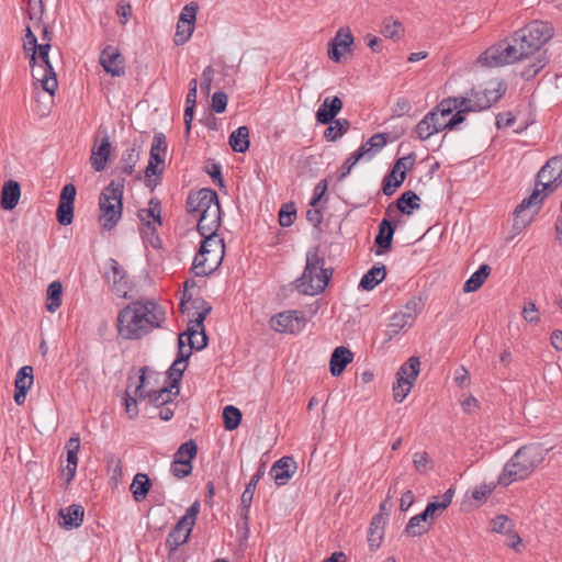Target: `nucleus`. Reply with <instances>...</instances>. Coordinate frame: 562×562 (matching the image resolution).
<instances>
[{"instance_id":"nucleus-1","label":"nucleus","mask_w":562,"mask_h":562,"mask_svg":"<svg viewBox=\"0 0 562 562\" xmlns=\"http://www.w3.org/2000/svg\"><path fill=\"white\" fill-rule=\"evenodd\" d=\"M552 36L553 27L549 22L531 21L510 36L486 48L479 56V63L486 67L518 63L539 52Z\"/></svg>"},{"instance_id":"nucleus-2","label":"nucleus","mask_w":562,"mask_h":562,"mask_svg":"<svg viewBox=\"0 0 562 562\" xmlns=\"http://www.w3.org/2000/svg\"><path fill=\"white\" fill-rule=\"evenodd\" d=\"M167 322L166 307L153 299L132 301L116 317L117 335L125 340H140Z\"/></svg>"},{"instance_id":"nucleus-3","label":"nucleus","mask_w":562,"mask_h":562,"mask_svg":"<svg viewBox=\"0 0 562 562\" xmlns=\"http://www.w3.org/2000/svg\"><path fill=\"white\" fill-rule=\"evenodd\" d=\"M125 178L117 177L99 195V223L102 229L111 231L120 222L123 213Z\"/></svg>"},{"instance_id":"nucleus-4","label":"nucleus","mask_w":562,"mask_h":562,"mask_svg":"<svg viewBox=\"0 0 562 562\" xmlns=\"http://www.w3.org/2000/svg\"><path fill=\"white\" fill-rule=\"evenodd\" d=\"M225 250L224 239H203L191 270L196 277L209 276L220 266Z\"/></svg>"},{"instance_id":"nucleus-5","label":"nucleus","mask_w":562,"mask_h":562,"mask_svg":"<svg viewBox=\"0 0 562 562\" xmlns=\"http://www.w3.org/2000/svg\"><path fill=\"white\" fill-rule=\"evenodd\" d=\"M161 210V202L155 196L149 200L148 207L137 211L139 233L144 240L156 249L161 248V239L157 233V227L162 225Z\"/></svg>"},{"instance_id":"nucleus-6","label":"nucleus","mask_w":562,"mask_h":562,"mask_svg":"<svg viewBox=\"0 0 562 562\" xmlns=\"http://www.w3.org/2000/svg\"><path fill=\"white\" fill-rule=\"evenodd\" d=\"M200 512V503L195 501L187 509L186 514L178 520L175 527L170 530L166 546L170 552L176 551L180 546L186 543L191 535L195 525L196 516Z\"/></svg>"},{"instance_id":"nucleus-7","label":"nucleus","mask_w":562,"mask_h":562,"mask_svg":"<svg viewBox=\"0 0 562 562\" xmlns=\"http://www.w3.org/2000/svg\"><path fill=\"white\" fill-rule=\"evenodd\" d=\"M562 184V156L550 158L538 171L536 177V188L540 189L539 198L542 200L555 191Z\"/></svg>"},{"instance_id":"nucleus-8","label":"nucleus","mask_w":562,"mask_h":562,"mask_svg":"<svg viewBox=\"0 0 562 562\" xmlns=\"http://www.w3.org/2000/svg\"><path fill=\"white\" fill-rule=\"evenodd\" d=\"M198 283H183V294L180 301L181 313L188 312L191 317L189 322H195V326H202L206 316L211 313L212 306L202 297H193L192 290Z\"/></svg>"},{"instance_id":"nucleus-9","label":"nucleus","mask_w":562,"mask_h":562,"mask_svg":"<svg viewBox=\"0 0 562 562\" xmlns=\"http://www.w3.org/2000/svg\"><path fill=\"white\" fill-rule=\"evenodd\" d=\"M50 47L52 45L49 43H43L36 47V55L40 59V64L37 70H32V77L41 81L44 91L54 95L58 87V82L48 57Z\"/></svg>"},{"instance_id":"nucleus-10","label":"nucleus","mask_w":562,"mask_h":562,"mask_svg":"<svg viewBox=\"0 0 562 562\" xmlns=\"http://www.w3.org/2000/svg\"><path fill=\"white\" fill-rule=\"evenodd\" d=\"M138 384L135 387V395L138 400L147 398L151 405L156 407H160L169 404L173 401V398L179 394V390L172 391L175 387H170V384L164 385L159 390H149L146 391L145 387L147 385V376H146V368L139 369Z\"/></svg>"},{"instance_id":"nucleus-11","label":"nucleus","mask_w":562,"mask_h":562,"mask_svg":"<svg viewBox=\"0 0 562 562\" xmlns=\"http://www.w3.org/2000/svg\"><path fill=\"white\" fill-rule=\"evenodd\" d=\"M539 195L540 189L535 188L532 193L516 206L514 211V229L520 232L531 223L542 203V198H539Z\"/></svg>"},{"instance_id":"nucleus-12","label":"nucleus","mask_w":562,"mask_h":562,"mask_svg":"<svg viewBox=\"0 0 562 562\" xmlns=\"http://www.w3.org/2000/svg\"><path fill=\"white\" fill-rule=\"evenodd\" d=\"M334 269L325 268V259L317 251H308L303 273L294 281H331Z\"/></svg>"},{"instance_id":"nucleus-13","label":"nucleus","mask_w":562,"mask_h":562,"mask_svg":"<svg viewBox=\"0 0 562 562\" xmlns=\"http://www.w3.org/2000/svg\"><path fill=\"white\" fill-rule=\"evenodd\" d=\"M269 324L278 333L299 334L304 329L306 319L303 312L284 311L272 316Z\"/></svg>"},{"instance_id":"nucleus-14","label":"nucleus","mask_w":562,"mask_h":562,"mask_svg":"<svg viewBox=\"0 0 562 562\" xmlns=\"http://www.w3.org/2000/svg\"><path fill=\"white\" fill-rule=\"evenodd\" d=\"M212 206H221V204L216 191L210 188L191 191L186 201V210L189 214L199 213L201 215L210 211Z\"/></svg>"},{"instance_id":"nucleus-15","label":"nucleus","mask_w":562,"mask_h":562,"mask_svg":"<svg viewBox=\"0 0 562 562\" xmlns=\"http://www.w3.org/2000/svg\"><path fill=\"white\" fill-rule=\"evenodd\" d=\"M111 142L108 131L105 128H99L94 137V143L91 148L90 162L91 167L97 172H101L105 169L108 160L111 155Z\"/></svg>"},{"instance_id":"nucleus-16","label":"nucleus","mask_w":562,"mask_h":562,"mask_svg":"<svg viewBox=\"0 0 562 562\" xmlns=\"http://www.w3.org/2000/svg\"><path fill=\"white\" fill-rule=\"evenodd\" d=\"M355 38L349 27H340L336 35L328 42V57L340 63L345 53L352 50Z\"/></svg>"},{"instance_id":"nucleus-17","label":"nucleus","mask_w":562,"mask_h":562,"mask_svg":"<svg viewBox=\"0 0 562 562\" xmlns=\"http://www.w3.org/2000/svg\"><path fill=\"white\" fill-rule=\"evenodd\" d=\"M76 192V187L72 183H67L63 187L59 194L56 217L63 226H68L72 223Z\"/></svg>"},{"instance_id":"nucleus-18","label":"nucleus","mask_w":562,"mask_h":562,"mask_svg":"<svg viewBox=\"0 0 562 562\" xmlns=\"http://www.w3.org/2000/svg\"><path fill=\"white\" fill-rule=\"evenodd\" d=\"M100 64L104 71L113 77L125 75V58L115 46L108 45L102 49Z\"/></svg>"},{"instance_id":"nucleus-19","label":"nucleus","mask_w":562,"mask_h":562,"mask_svg":"<svg viewBox=\"0 0 562 562\" xmlns=\"http://www.w3.org/2000/svg\"><path fill=\"white\" fill-rule=\"evenodd\" d=\"M222 224L221 206H212L210 211L199 215L196 229L203 239L217 238V232Z\"/></svg>"},{"instance_id":"nucleus-20","label":"nucleus","mask_w":562,"mask_h":562,"mask_svg":"<svg viewBox=\"0 0 562 562\" xmlns=\"http://www.w3.org/2000/svg\"><path fill=\"white\" fill-rule=\"evenodd\" d=\"M530 474L531 472L528 470L526 464L516 459L515 453L505 464L502 473L499 474L498 484L502 486H508L515 481L527 479Z\"/></svg>"},{"instance_id":"nucleus-21","label":"nucleus","mask_w":562,"mask_h":562,"mask_svg":"<svg viewBox=\"0 0 562 562\" xmlns=\"http://www.w3.org/2000/svg\"><path fill=\"white\" fill-rule=\"evenodd\" d=\"M530 474L531 472L528 470L526 464L516 459L515 453L505 464L502 473L499 474L498 484L502 486H508L515 481L527 479Z\"/></svg>"},{"instance_id":"nucleus-22","label":"nucleus","mask_w":562,"mask_h":562,"mask_svg":"<svg viewBox=\"0 0 562 562\" xmlns=\"http://www.w3.org/2000/svg\"><path fill=\"white\" fill-rule=\"evenodd\" d=\"M472 91V101L474 102V109L479 111L486 110L491 108L493 104L497 103L501 98L504 95L506 88L501 89V85L498 88L493 89H471Z\"/></svg>"},{"instance_id":"nucleus-23","label":"nucleus","mask_w":562,"mask_h":562,"mask_svg":"<svg viewBox=\"0 0 562 562\" xmlns=\"http://www.w3.org/2000/svg\"><path fill=\"white\" fill-rule=\"evenodd\" d=\"M296 462L293 457H282L273 463L270 474L278 486L285 485L296 470Z\"/></svg>"},{"instance_id":"nucleus-24","label":"nucleus","mask_w":562,"mask_h":562,"mask_svg":"<svg viewBox=\"0 0 562 562\" xmlns=\"http://www.w3.org/2000/svg\"><path fill=\"white\" fill-rule=\"evenodd\" d=\"M344 104L339 97H327L316 111V122L322 125L329 124L336 119Z\"/></svg>"},{"instance_id":"nucleus-25","label":"nucleus","mask_w":562,"mask_h":562,"mask_svg":"<svg viewBox=\"0 0 562 562\" xmlns=\"http://www.w3.org/2000/svg\"><path fill=\"white\" fill-rule=\"evenodd\" d=\"M396 207L404 215H412L414 211L420 209V198L416 192L412 190H407L403 192L395 202L391 203L386 210L385 214L390 216L393 207Z\"/></svg>"},{"instance_id":"nucleus-26","label":"nucleus","mask_w":562,"mask_h":562,"mask_svg":"<svg viewBox=\"0 0 562 562\" xmlns=\"http://www.w3.org/2000/svg\"><path fill=\"white\" fill-rule=\"evenodd\" d=\"M546 451L540 445H528L516 451V459L526 464L532 473L533 470L544 460Z\"/></svg>"},{"instance_id":"nucleus-27","label":"nucleus","mask_w":562,"mask_h":562,"mask_svg":"<svg viewBox=\"0 0 562 562\" xmlns=\"http://www.w3.org/2000/svg\"><path fill=\"white\" fill-rule=\"evenodd\" d=\"M179 337L181 339L187 337L189 348L196 351L204 349L209 341L203 323L202 326L196 327L195 322H189L187 330L181 333Z\"/></svg>"},{"instance_id":"nucleus-28","label":"nucleus","mask_w":562,"mask_h":562,"mask_svg":"<svg viewBox=\"0 0 562 562\" xmlns=\"http://www.w3.org/2000/svg\"><path fill=\"white\" fill-rule=\"evenodd\" d=\"M21 186L16 180H8L3 183L0 193V206L4 211H12L19 203Z\"/></svg>"},{"instance_id":"nucleus-29","label":"nucleus","mask_w":562,"mask_h":562,"mask_svg":"<svg viewBox=\"0 0 562 562\" xmlns=\"http://www.w3.org/2000/svg\"><path fill=\"white\" fill-rule=\"evenodd\" d=\"M492 531L497 533L507 535L509 542L507 543L510 548H516L521 539L517 532L514 531V522L505 515H498L491 520Z\"/></svg>"},{"instance_id":"nucleus-30","label":"nucleus","mask_w":562,"mask_h":562,"mask_svg":"<svg viewBox=\"0 0 562 562\" xmlns=\"http://www.w3.org/2000/svg\"><path fill=\"white\" fill-rule=\"evenodd\" d=\"M352 360L353 353L349 348L344 346L335 348L329 360V370L331 375L339 376Z\"/></svg>"},{"instance_id":"nucleus-31","label":"nucleus","mask_w":562,"mask_h":562,"mask_svg":"<svg viewBox=\"0 0 562 562\" xmlns=\"http://www.w3.org/2000/svg\"><path fill=\"white\" fill-rule=\"evenodd\" d=\"M396 224L392 221L383 218L380 222L379 232L374 238V245L381 249L376 252L378 255L391 249Z\"/></svg>"},{"instance_id":"nucleus-32","label":"nucleus","mask_w":562,"mask_h":562,"mask_svg":"<svg viewBox=\"0 0 562 562\" xmlns=\"http://www.w3.org/2000/svg\"><path fill=\"white\" fill-rule=\"evenodd\" d=\"M80 448V438L79 435H75L69 438L66 443L67 449V465L64 471L67 474V483H70L75 475L78 465V452Z\"/></svg>"},{"instance_id":"nucleus-33","label":"nucleus","mask_w":562,"mask_h":562,"mask_svg":"<svg viewBox=\"0 0 562 562\" xmlns=\"http://www.w3.org/2000/svg\"><path fill=\"white\" fill-rule=\"evenodd\" d=\"M63 518L60 524L65 529L70 530L81 526L85 516V509L81 505L72 504L59 510Z\"/></svg>"},{"instance_id":"nucleus-34","label":"nucleus","mask_w":562,"mask_h":562,"mask_svg":"<svg viewBox=\"0 0 562 562\" xmlns=\"http://www.w3.org/2000/svg\"><path fill=\"white\" fill-rule=\"evenodd\" d=\"M165 170V160L160 154L149 151L148 165L145 169L146 187L153 191L157 186V180H153V176L160 177Z\"/></svg>"},{"instance_id":"nucleus-35","label":"nucleus","mask_w":562,"mask_h":562,"mask_svg":"<svg viewBox=\"0 0 562 562\" xmlns=\"http://www.w3.org/2000/svg\"><path fill=\"white\" fill-rule=\"evenodd\" d=\"M420 371V361L418 357H411L404 362L396 372V379L401 382H406L407 385L413 386Z\"/></svg>"},{"instance_id":"nucleus-36","label":"nucleus","mask_w":562,"mask_h":562,"mask_svg":"<svg viewBox=\"0 0 562 562\" xmlns=\"http://www.w3.org/2000/svg\"><path fill=\"white\" fill-rule=\"evenodd\" d=\"M228 144L233 151L244 154L249 149V128L246 125L239 126L233 131L228 137Z\"/></svg>"},{"instance_id":"nucleus-37","label":"nucleus","mask_w":562,"mask_h":562,"mask_svg":"<svg viewBox=\"0 0 562 562\" xmlns=\"http://www.w3.org/2000/svg\"><path fill=\"white\" fill-rule=\"evenodd\" d=\"M150 487L151 481L149 476L146 473H137L130 486L134 501L136 503L143 502L147 497Z\"/></svg>"},{"instance_id":"nucleus-38","label":"nucleus","mask_w":562,"mask_h":562,"mask_svg":"<svg viewBox=\"0 0 562 562\" xmlns=\"http://www.w3.org/2000/svg\"><path fill=\"white\" fill-rule=\"evenodd\" d=\"M327 125L328 127L324 132L325 139L337 142L349 131L351 123L347 119H335Z\"/></svg>"},{"instance_id":"nucleus-39","label":"nucleus","mask_w":562,"mask_h":562,"mask_svg":"<svg viewBox=\"0 0 562 562\" xmlns=\"http://www.w3.org/2000/svg\"><path fill=\"white\" fill-rule=\"evenodd\" d=\"M404 26L398 20L393 19V16H386L383 19L380 33L384 37L398 41L404 35Z\"/></svg>"},{"instance_id":"nucleus-40","label":"nucleus","mask_w":562,"mask_h":562,"mask_svg":"<svg viewBox=\"0 0 562 562\" xmlns=\"http://www.w3.org/2000/svg\"><path fill=\"white\" fill-rule=\"evenodd\" d=\"M265 470H266V465H265V463H261L260 467L258 468L257 472L252 475L249 483L246 485V488L243 492L241 497H240L241 507L250 508L257 483L265 475Z\"/></svg>"},{"instance_id":"nucleus-41","label":"nucleus","mask_w":562,"mask_h":562,"mask_svg":"<svg viewBox=\"0 0 562 562\" xmlns=\"http://www.w3.org/2000/svg\"><path fill=\"white\" fill-rule=\"evenodd\" d=\"M63 283H48L46 290V304L45 307L48 312H56L63 302Z\"/></svg>"},{"instance_id":"nucleus-42","label":"nucleus","mask_w":562,"mask_h":562,"mask_svg":"<svg viewBox=\"0 0 562 562\" xmlns=\"http://www.w3.org/2000/svg\"><path fill=\"white\" fill-rule=\"evenodd\" d=\"M435 115V112H428L416 125L415 133L420 140H426L431 135L438 133L436 123H432Z\"/></svg>"},{"instance_id":"nucleus-43","label":"nucleus","mask_w":562,"mask_h":562,"mask_svg":"<svg viewBox=\"0 0 562 562\" xmlns=\"http://www.w3.org/2000/svg\"><path fill=\"white\" fill-rule=\"evenodd\" d=\"M366 155H369V149L366 148V145H361L358 150L352 153L341 165L337 181H342L350 173L353 166Z\"/></svg>"},{"instance_id":"nucleus-44","label":"nucleus","mask_w":562,"mask_h":562,"mask_svg":"<svg viewBox=\"0 0 562 562\" xmlns=\"http://www.w3.org/2000/svg\"><path fill=\"white\" fill-rule=\"evenodd\" d=\"M241 412L239 408L227 405L223 409V423L226 430L232 431L235 430L241 422Z\"/></svg>"},{"instance_id":"nucleus-45","label":"nucleus","mask_w":562,"mask_h":562,"mask_svg":"<svg viewBox=\"0 0 562 562\" xmlns=\"http://www.w3.org/2000/svg\"><path fill=\"white\" fill-rule=\"evenodd\" d=\"M405 180L393 168L384 176L382 180V191L386 196L393 195Z\"/></svg>"},{"instance_id":"nucleus-46","label":"nucleus","mask_w":562,"mask_h":562,"mask_svg":"<svg viewBox=\"0 0 562 562\" xmlns=\"http://www.w3.org/2000/svg\"><path fill=\"white\" fill-rule=\"evenodd\" d=\"M106 464V471L111 475V480L116 485L123 475L121 459L114 453H108L104 456Z\"/></svg>"},{"instance_id":"nucleus-47","label":"nucleus","mask_w":562,"mask_h":562,"mask_svg":"<svg viewBox=\"0 0 562 562\" xmlns=\"http://www.w3.org/2000/svg\"><path fill=\"white\" fill-rule=\"evenodd\" d=\"M329 283H289L291 292H297L301 295H316L325 291Z\"/></svg>"},{"instance_id":"nucleus-48","label":"nucleus","mask_w":562,"mask_h":562,"mask_svg":"<svg viewBox=\"0 0 562 562\" xmlns=\"http://www.w3.org/2000/svg\"><path fill=\"white\" fill-rule=\"evenodd\" d=\"M139 159V155L134 147L127 148L121 157L122 167L121 172L125 176H131Z\"/></svg>"},{"instance_id":"nucleus-49","label":"nucleus","mask_w":562,"mask_h":562,"mask_svg":"<svg viewBox=\"0 0 562 562\" xmlns=\"http://www.w3.org/2000/svg\"><path fill=\"white\" fill-rule=\"evenodd\" d=\"M33 368L31 366H24L16 372L14 386L15 389L29 391L33 385Z\"/></svg>"},{"instance_id":"nucleus-50","label":"nucleus","mask_w":562,"mask_h":562,"mask_svg":"<svg viewBox=\"0 0 562 562\" xmlns=\"http://www.w3.org/2000/svg\"><path fill=\"white\" fill-rule=\"evenodd\" d=\"M186 369H187V364H182L181 359L175 360L172 362V364L170 366V368L167 371L170 387H176V390L180 389V383H181L182 375H183V372Z\"/></svg>"},{"instance_id":"nucleus-51","label":"nucleus","mask_w":562,"mask_h":562,"mask_svg":"<svg viewBox=\"0 0 562 562\" xmlns=\"http://www.w3.org/2000/svg\"><path fill=\"white\" fill-rule=\"evenodd\" d=\"M192 461L184 459H173L170 465L172 475L179 480L189 476L192 472Z\"/></svg>"},{"instance_id":"nucleus-52","label":"nucleus","mask_w":562,"mask_h":562,"mask_svg":"<svg viewBox=\"0 0 562 562\" xmlns=\"http://www.w3.org/2000/svg\"><path fill=\"white\" fill-rule=\"evenodd\" d=\"M415 160H416V155H415V153L412 151L408 155L396 159L394 165L392 166V168L395 171H397V173H400V176L402 177V180H405L407 172L413 169V167L415 165Z\"/></svg>"},{"instance_id":"nucleus-53","label":"nucleus","mask_w":562,"mask_h":562,"mask_svg":"<svg viewBox=\"0 0 562 562\" xmlns=\"http://www.w3.org/2000/svg\"><path fill=\"white\" fill-rule=\"evenodd\" d=\"M194 31V24L189 22L181 23L180 20L177 22V30L173 37V43L177 46L186 44Z\"/></svg>"},{"instance_id":"nucleus-54","label":"nucleus","mask_w":562,"mask_h":562,"mask_svg":"<svg viewBox=\"0 0 562 562\" xmlns=\"http://www.w3.org/2000/svg\"><path fill=\"white\" fill-rule=\"evenodd\" d=\"M296 218V209L293 202L285 203L279 211V224L282 227H289Z\"/></svg>"},{"instance_id":"nucleus-55","label":"nucleus","mask_w":562,"mask_h":562,"mask_svg":"<svg viewBox=\"0 0 562 562\" xmlns=\"http://www.w3.org/2000/svg\"><path fill=\"white\" fill-rule=\"evenodd\" d=\"M198 453V446L196 442L192 439L186 441L182 443L176 453L173 454V459H184L192 461Z\"/></svg>"},{"instance_id":"nucleus-56","label":"nucleus","mask_w":562,"mask_h":562,"mask_svg":"<svg viewBox=\"0 0 562 562\" xmlns=\"http://www.w3.org/2000/svg\"><path fill=\"white\" fill-rule=\"evenodd\" d=\"M414 323V319L409 314H405L404 312L395 313L392 316L390 327L392 331L397 334L405 327H411Z\"/></svg>"},{"instance_id":"nucleus-57","label":"nucleus","mask_w":562,"mask_h":562,"mask_svg":"<svg viewBox=\"0 0 562 562\" xmlns=\"http://www.w3.org/2000/svg\"><path fill=\"white\" fill-rule=\"evenodd\" d=\"M204 170L212 178L213 182L216 183L220 188L225 186L224 179L222 177V167L218 162L209 159L204 166Z\"/></svg>"},{"instance_id":"nucleus-58","label":"nucleus","mask_w":562,"mask_h":562,"mask_svg":"<svg viewBox=\"0 0 562 562\" xmlns=\"http://www.w3.org/2000/svg\"><path fill=\"white\" fill-rule=\"evenodd\" d=\"M413 463L418 473H425L432 468V461L426 451L415 452Z\"/></svg>"},{"instance_id":"nucleus-59","label":"nucleus","mask_w":562,"mask_h":562,"mask_svg":"<svg viewBox=\"0 0 562 562\" xmlns=\"http://www.w3.org/2000/svg\"><path fill=\"white\" fill-rule=\"evenodd\" d=\"M385 278L386 267L385 265L378 262L362 276L360 281H384Z\"/></svg>"},{"instance_id":"nucleus-60","label":"nucleus","mask_w":562,"mask_h":562,"mask_svg":"<svg viewBox=\"0 0 562 562\" xmlns=\"http://www.w3.org/2000/svg\"><path fill=\"white\" fill-rule=\"evenodd\" d=\"M522 318L530 324H538L540 322V313L532 301L525 302L521 311Z\"/></svg>"},{"instance_id":"nucleus-61","label":"nucleus","mask_w":562,"mask_h":562,"mask_svg":"<svg viewBox=\"0 0 562 562\" xmlns=\"http://www.w3.org/2000/svg\"><path fill=\"white\" fill-rule=\"evenodd\" d=\"M427 531V525L422 524L416 516H413L405 527V532L411 537H418L426 533Z\"/></svg>"},{"instance_id":"nucleus-62","label":"nucleus","mask_w":562,"mask_h":562,"mask_svg":"<svg viewBox=\"0 0 562 562\" xmlns=\"http://www.w3.org/2000/svg\"><path fill=\"white\" fill-rule=\"evenodd\" d=\"M366 148L369 149V154H375L386 145V134L378 133L371 136L364 144Z\"/></svg>"},{"instance_id":"nucleus-63","label":"nucleus","mask_w":562,"mask_h":562,"mask_svg":"<svg viewBox=\"0 0 562 562\" xmlns=\"http://www.w3.org/2000/svg\"><path fill=\"white\" fill-rule=\"evenodd\" d=\"M425 300L419 296H413L404 306L405 314H409L412 318L415 321L417 314L424 308Z\"/></svg>"},{"instance_id":"nucleus-64","label":"nucleus","mask_w":562,"mask_h":562,"mask_svg":"<svg viewBox=\"0 0 562 562\" xmlns=\"http://www.w3.org/2000/svg\"><path fill=\"white\" fill-rule=\"evenodd\" d=\"M227 94L224 91H216L212 95L211 108L215 113H223L227 106Z\"/></svg>"}]
</instances>
